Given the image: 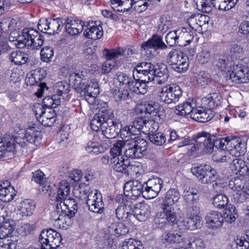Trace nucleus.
<instances>
[{
  "label": "nucleus",
  "mask_w": 249,
  "mask_h": 249,
  "mask_svg": "<svg viewBox=\"0 0 249 249\" xmlns=\"http://www.w3.org/2000/svg\"><path fill=\"white\" fill-rule=\"evenodd\" d=\"M116 76L120 85H125L128 88L131 89L132 85L134 84V82L128 76L122 72H118L116 73Z\"/></svg>",
  "instance_id": "nucleus-57"
},
{
  "label": "nucleus",
  "mask_w": 249,
  "mask_h": 249,
  "mask_svg": "<svg viewBox=\"0 0 249 249\" xmlns=\"http://www.w3.org/2000/svg\"><path fill=\"white\" fill-rule=\"evenodd\" d=\"M84 36L88 38L96 40L103 36L102 27L100 26H91L84 32Z\"/></svg>",
  "instance_id": "nucleus-35"
},
{
  "label": "nucleus",
  "mask_w": 249,
  "mask_h": 249,
  "mask_svg": "<svg viewBox=\"0 0 249 249\" xmlns=\"http://www.w3.org/2000/svg\"><path fill=\"white\" fill-rule=\"evenodd\" d=\"M246 185V181L243 178H235L229 182V187L233 191L243 190Z\"/></svg>",
  "instance_id": "nucleus-56"
},
{
  "label": "nucleus",
  "mask_w": 249,
  "mask_h": 249,
  "mask_svg": "<svg viewBox=\"0 0 249 249\" xmlns=\"http://www.w3.org/2000/svg\"><path fill=\"white\" fill-rule=\"evenodd\" d=\"M85 148L88 153L96 155L104 151L103 147L93 140L88 142Z\"/></svg>",
  "instance_id": "nucleus-49"
},
{
  "label": "nucleus",
  "mask_w": 249,
  "mask_h": 249,
  "mask_svg": "<svg viewBox=\"0 0 249 249\" xmlns=\"http://www.w3.org/2000/svg\"><path fill=\"white\" fill-rule=\"evenodd\" d=\"M144 185L137 180L125 183L124 186V195L132 199H135L144 192Z\"/></svg>",
  "instance_id": "nucleus-15"
},
{
  "label": "nucleus",
  "mask_w": 249,
  "mask_h": 249,
  "mask_svg": "<svg viewBox=\"0 0 249 249\" xmlns=\"http://www.w3.org/2000/svg\"><path fill=\"white\" fill-rule=\"evenodd\" d=\"M210 134L206 132H201L197 134L196 136V145L191 146V150L193 151L198 150L199 148L205 145L206 141L210 138Z\"/></svg>",
  "instance_id": "nucleus-40"
},
{
  "label": "nucleus",
  "mask_w": 249,
  "mask_h": 249,
  "mask_svg": "<svg viewBox=\"0 0 249 249\" xmlns=\"http://www.w3.org/2000/svg\"><path fill=\"white\" fill-rule=\"evenodd\" d=\"M53 49L51 47L46 46L41 50V59L43 62H50L51 59L53 56Z\"/></svg>",
  "instance_id": "nucleus-59"
},
{
  "label": "nucleus",
  "mask_w": 249,
  "mask_h": 249,
  "mask_svg": "<svg viewBox=\"0 0 249 249\" xmlns=\"http://www.w3.org/2000/svg\"><path fill=\"white\" fill-rule=\"evenodd\" d=\"M113 117V114L112 111L106 108H103L94 115L93 119L98 122V123L103 124V125H102V130L105 126H107V123L109 119Z\"/></svg>",
  "instance_id": "nucleus-29"
},
{
  "label": "nucleus",
  "mask_w": 249,
  "mask_h": 249,
  "mask_svg": "<svg viewBox=\"0 0 249 249\" xmlns=\"http://www.w3.org/2000/svg\"><path fill=\"white\" fill-rule=\"evenodd\" d=\"M5 140V144H0V160H6L11 159L14 156L13 153V148L14 147H10V141L12 140L11 137L8 136Z\"/></svg>",
  "instance_id": "nucleus-28"
},
{
  "label": "nucleus",
  "mask_w": 249,
  "mask_h": 249,
  "mask_svg": "<svg viewBox=\"0 0 249 249\" xmlns=\"http://www.w3.org/2000/svg\"><path fill=\"white\" fill-rule=\"evenodd\" d=\"M231 169L235 174L239 173L240 175L244 176L247 174L248 167L246 162L240 159L233 160L231 165Z\"/></svg>",
  "instance_id": "nucleus-33"
},
{
  "label": "nucleus",
  "mask_w": 249,
  "mask_h": 249,
  "mask_svg": "<svg viewBox=\"0 0 249 249\" xmlns=\"http://www.w3.org/2000/svg\"><path fill=\"white\" fill-rule=\"evenodd\" d=\"M57 189L55 201L57 213L66 212L68 210L69 214L66 213L64 216H74L77 211L78 206L75 200L68 198L71 191L70 183L66 180H63L59 183Z\"/></svg>",
  "instance_id": "nucleus-1"
},
{
  "label": "nucleus",
  "mask_w": 249,
  "mask_h": 249,
  "mask_svg": "<svg viewBox=\"0 0 249 249\" xmlns=\"http://www.w3.org/2000/svg\"><path fill=\"white\" fill-rule=\"evenodd\" d=\"M142 47L143 50L148 51L151 49H153L155 50L157 49L163 50L167 48V46L163 42L160 36H154L152 38L142 44Z\"/></svg>",
  "instance_id": "nucleus-23"
},
{
  "label": "nucleus",
  "mask_w": 249,
  "mask_h": 249,
  "mask_svg": "<svg viewBox=\"0 0 249 249\" xmlns=\"http://www.w3.org/2000/svg\"><path fill=\"white\" fill-rule=\"evenodd\" d=\"M134 84L132 85V89L133 92L137 94H143L147 91L148 87L146 83L148 82H142L141 80L134 79Z\"/></svg>",
  "instance_id": "nucleus-51"
},
{
  "label": "nucleus",
  "mask_w": 249,
  "mask_h": 249,
  "mask_svg": "<svg viewBox=\"0 0 249 249\" xmlns=\"http://www.w3.org/2000/svg\"><path fill=\"white\" fill-rule=\"evenodd\" d=\"M107 126H105L102 130V133L107 139H113L120 134L122 127L121 122L118 120H113L111 118L108 122Z\"/></svg>",
  "instance_id": "nucleus-19"
},
{
  "label": "nucleus",
  "mask_w": 249,
  "mask_h": 249,
  "mask_svg": "<svg viewBox=\"0 0 249 249\" xmlns=\"http://www.w3.org/2000/svg\"><path fill=\"white\" fill-rule=\"evenodd\" d=\"M215 153L213 155V158L214 161L217 162H224L227 161V154H229L228 151L218 149L215 150Z\"/></svg>",
  "instance_id": "nucleus-61"
},
{
  "label": "nucleus",
  "mask_w": 249,
  "mask_h": 249,
  "mask_svg": "<svg viewBox=\"0 0 249 249\" xmlns=\"http://www.w3.org/2000/svg\"><path fill=\"white\" fill-rule=\"evenodd\" d=\"M25 138L27 142L37 144L40 142L41 132L37 127L35 126H30L25 131Z\"/></svg>",
  "instance_id": "nucleus-26"
},
{
  "label": "nucleus",
  "mask_w": 249,
  "mask_h": 249,
  "mask_svg": "<svg viewBox=\"0 0 249 249\" xmlns=\"http://www.w3.org/2000/svg\"><path fill=\"white\" fill-rule=\"evenodd\" d=\"M228 199L225 195L219 194L213 197V204L214 207L218 208H223L228 203Z\"/></svg>",
  "instance_id": "nucleus-58"
},
{
  "label": "nucleus",
  "mask_w": 249,
  "mask_h": 249,
  "mask_svg": "<svg viewBox=\"0 0 249 249\" xmlns=\"http://www.w3.org/2000/svg\"><path fill=\"white\" fill-rule=\"evenodd\" d=\"M125 140H118L111 148L110 153L111 157H122L123 149L125 147Z\"/></svg>",
  "instance_id": "nucleus-48"
},
{
  "label": "nucleus",
  "mask_w": 249,
  "mask_h": 249,
  "mask_svg": "<svg viewBox=\"0 0 249 249\" xmlns=\"http://www.w3.org/2000/svg\"><path fill=\"white\" fill-rule=\"evenodd\" d=\"M15 226V222L11 219H7L6 221L0 223V239L11 236Z\"/></svg>",
  "instance_id": "nucleus-27"
},
{
  "label": "nucleus",
  "mask_w": 249,
  "mask_h": 249,
  "mask_svg": "<svg viewBox=\"0 0 249 249\" xmlns=\"http://www.w3.org/2000/svg\"><path fill=\"white\" fill-rule=\"evenodd\" d=\"M197 192V191L195 188L189 187L184 190L183 196L188 202L196 201L198 198Z\"/></svg>",
  "instance_id": "nucleus-55"
},
{
  "label": "nucleus",
  "mask_w": 249,
  "mask_h": 249,
  "mask_svg": "<svg viewBox=\"0 0 249 249\" xmlns=\"http://www.w3.org/2000/svg\"><path fill=\"white\" fill-rule=\"evenodd\" d=\"M9 136L12 138V140H10L11 143L10 144V147H14L13 148V153L14 155L15 154V152L16 151V148H18V146L20 147H24L25 146V142L24 140H26L25 137L23 138L20 137L19 136L14 137L13 135H10L9 134H5L4 135V139H7V137Z\"/></svg>",
  "instance_id": "nucleus-52"
},
{
  "label": "nucleus",
  "mask_w": 249,
  "mask_h": 249,
  "mask_svg": "<svg viewBox=\"0 0 249 249\" xmlns=\"http://www.w3.org/2000/svg\"><path fill=\"white\" fill-rule=\"evenodd\" d=\"M162 181L159 178L149 179L143 183V196L146 199H151L157 196L162 187Z\"/></svg>",
  "instance_id": "nucleus-14"
},
{
  "label": "nucleus",
  "mask_w": 249,
  "mask_h": 249,
  "mask_svg": "<svg viewBox=\"0 0 249 249\" xmlns=\"http://www.w3.org/2000/svg\"><path fill=\"white\" fill-rule=\"evenodd\" d=\"M18 239L16 237H11L6 240L2 245L1 249H16L17 246Z\"/></svg>",
  "instance_id": "nucleus-64"
},
{
  "label": "nucleus",
  "mask_w": 249,
  "mask_h": 249,
  "mask_svg": "<svg viewBox=\"0 0 249 249\" xmlns=\"http://www.w3.org/2000/svg\"><path fill=\"white\" fill-rule=\"evenodd\" d=\"M35 208V205L34 202L27 200L24 202L17 214L23 217L30 216L33 214Z\"/></svg>",
  "instance_id": "nucleus-42"
},
{
  "label": "nucleus",
  "mask_w": 249,
  "mask_h": 249,
  "mask_svg": "<svg viewBox=\"0 0 249 249\" xmlns=\"http://www.w3.org/2000/svg\"><path fill=\"white\" fill-rule=\"evenodd\" d=\"M221 98V96L217 95L216 93H213L212 96L203 98L202 102V104L205 106V108L211 109L220 105Z\"/></svg>",
  "instance_id": "nucleus-34"
},
{
  "label": "nucleus",
  "mask_w": 249,
  "mask_h": 249,
  "mask_svg": "<svg viewBox=\"0 0 249 249\" xmlns=\"http://www.w3.org/2000/svg\"><path fill=\"white\" fill-rule=\"evenodd\" d=\"M161 108L158 103L149 101L145 103L144 105L139 104L136 108V111L141 114L149 115L157 121H160L164 118L163 112L160 110Z\"/></svg>",
  "instance_id": "nucleus-10"
},
{
  "label": "nucleus",
  "mask_w": 249,
  "mask_h": 249,
  "mask_svg": "<svg viewBox=\"0 0 249 249\" xmlns=\"http://www.w3.org/2000/svg\"><path fill=\"white\" fill-rule=\"evenodd\" d=\"M187 247L190 249H205L206 244L203 239L196 238L192 242L189 243Z\"/></svg>",
  "instance_id": "nucleus-63"
},
{
  "label": "nucleus",
  "mask_w": 249,
  "mask_h": 249,
  "mask_svg": "<svg viewBox=\"0 0 249 249\" xmlns=\"http://www.w3.org/2000/svg\"><path fill=\"white\" fill-rule=\"evenodd\" d=\"M22 34L19 40L20 47L28 46L33 50H38L44 44V36L36 30L25 28L22 30Z\"/></svg>",
  "instance_id": "nucleus-3"
},
{
  "label": "nucleus",
  "mask_w": 249,
  "mask_h": 249,
  "mask_svg": "<svg viewBox=\"0 0 249 249\" xmlns=\"http://www.w3.org/2000/svg\"><path fill=\"white\" fill-rule=\"evenodd\" d=\"M228 151L229 154L234 157H239L246 152V145L237 138L231 139L227 142Z\"/></svg>",
  "instance_id": "nucleus-18"
},
{
  "label": "nucleus",
  "mask_w": 249,
  "mask_h": 249,
  "mask_svg": "<svg viewBox=\"0 0 249 249\" xmlns=\"http://www.w3.org/2000/svg\"><path fill=\"white\" fill-rule=\"evenodd\" d=\"M147 148V142L143 139L125 140L124 156L128 158H142Z\"/></svg>",
  "instance_id": "nucleus-5"
},
{
  "label": "nucleus",
  "mask_w": 249,
  "mask_h": 249,
  "mask_svg": "<svg viewBox=\"0 0 249 249\" xmlns=\"http://www.w3.org/2000/svg\"><path fill=\"white\" fill-rule=\"evenodd\" d=\"M148 137L152 143L158 146L163 145L166 141L165 135L161 132H156L153 134H149Z\"/></svg>",
  "instance_id": "nucleus-50"
},
{
  "label": "nucleus",
  "mask_w": 249,
  "mask_h": 249,
  "mask_svg": "<svg viewBox=\"0 0 249 249\" xmlns=\"http://www.w3.org/2000/svg\"><path fill=\"white\" fill-rule=\"evenodd\" d=\"M181 218V216L174 209L173 205L163 203L156 215V218Z\"/></svg>",
  "instance_id": "nucleus-24"
},
{
  "label": "nucleus",
  "mask_w": 249,
  "mask_h": 249,
  "mask_svg": "<svg viewBox=\"0 0 249 249\" xmlns=\"http://www.w3.org/2000/svg\"><path fill=\"white\" fill-rule=\"evenodd\" d=\"M61 241V234L52 229L43 230L39 237L41 249H55L59 246Z\"/></svg>",
  "instance_id": "nucleus-8"
},
{
  "label": "nucleus",
  "mask_w": 249,
  "mask_h": 249,
  "mask_svg": "<svg viewBox=\"0 0 249 249\" xmlns=\"http://www.w3.org/2000/svg\"><path fill=\"white\" fill-rule=\"evenodd\" d=\"M196 107V103L193 100L189 99L183 104L175 107L174 113L182 116L190 114L192 119L201 123L208 122L213 117L212 109H207L203 107Z\"/></svg>",
  "instance_id": "nucleus-2"
},
{
  "label": "nucleus",
  "mask_w": 249,
  "mask_h": 249,
  "mask_svg": "<svg viewBox=\"0 0 249 249\" xmlns=\"http://www.w3.org/2000/svg\"><path fill=\"white\" fill-rule=\"evenodd\" d=\"M171 23L169 17L165 16L161 17L159 22L158 31L162 33L166 32L170 29Z\"/></svg>",
  "instance_id": "nucleus-54"
},
{
  "label": "nucleus",
  "mask_w": 249,
  "mask_h": 249,
  "mask_svg": "<svg viewBox=\"0 0 249 249\" xmlns=\"http://www.w3.org/2000/svg\"><path fill=\"white\" fill-rule=\"evenodd\" d=\"M212 4L215 9L222 11H228L235 6V2H230L226 0H211Z\"/></svg>",
  "instance_id": "nucleus-44"
},
{
  "label": "nucleus",
  "mask_w": 249,
  "mask_h": 249,
  "mask_svg": "<svg viewBox=\"0 0 249 249\" xmlns=\"http://www.w3.org/2000/svg\"><path fill=\"white\" fill-rule=\"evenodd\" d=\"M159 123L158 121L154 119V118L149 119H148V122H147V125L146 127V131H148L149 134H153L157 132L159 128Z\"/></svg>",
  "instance_id": "nucleus-62"
},
{
  "label": "nucleus",
  "mask_w": 249,
  "mask_h": 249,
  "mask_svg": "<svg viewBox=\"0 0 249 249\" xmlns=\"http://www.w3.org/2000/svg\"><path fill=\"white\" fill-rule=\"evenodd\" d=\"M195 31H189L184 27H181L178 29V45L181 46H185L189 45L193 40L194 37Z\"/></svg>",
  "instance_id": "nucleus-20"
},
{
  "label": "nucleus",
  "mask_w": 249,
  "mask_h": 249,
  "mask_svg": "<svg viewBox=\"0 0 249 249\" xmlns=\"http://www.w3.org/2000/svg\"><path fill=\"white\" fill-rule=\"evenodd\" d=\"M56 115L54 110H48L42 118H39V122L45 126H51L56 121Z\"/></svg>",
  "instance_id": "nucleus-38"
},
{
  "label": "nucleus",
  "mask_w": 249,
  "mask_h": 249,
  "mask_svg": "<svg viewBox=\"0 0 249 249\" xmlns=\"http://www.w3.org/2000/svg\"><path fill=\"white\" fill-rule=\"evenodd\" d=\"M191 172L199 181L203 184H211L218 177L216 171L210 165L194 164L192 167Z\"/></svg>",
  "instance_id": "nucleus-6"
},
{
  "label": "nucleus",
  "mask_w": 249,
  "mask_h": 249,
  "mask_svg": "<svg viewBox=\"0 0 249 249\" xmlns=\"http://www.w3.org/2000/svg\"><path fill=\"white\" fill-rule=\"evenodd\" d=\"M109 228L113 230L115 234L119 235H125L129 231L128 228L123 223L113 224Z\"/></svg>",
  "instance_id": "nucleus-60"
},
{
  "label": "nucleus",
  "mask_w": 249,
  "mask_h": 249,
  "mask_svg": "<svg viewBox=\"0 0 249 249\" xmlns=\"http://www.w3.org/2000/svg\"><path fill=\"white\" fill-rule=\"evenodd\" d=\"M108 230H101L98 231L95 237V241L96 242L97 247L98 249H102L106 247V243L108 237H109V232Z\"/></svg>",
  "instance_id": "nucleus-37"
},
{
  "label": "nucleus",
  "mask_w": 249,
  "mask_h": 249,
  "mask_svg": "<svg viewBox=\"0 0 249 249\" xmlns=\"http://www.w3.org/2000/svg\"><path fill=\"white\" fill-rule=\"evenodd\" d=\"M64 22L61 19L49 18L48 34L54 35L59 33L62 28Z\"/></svg>",
  "instance_id": "nucleus-39"
},
{
  "label": "nucleus",
  "mask_w": 249,
  "mask_h": 249,
  "mask_svg": "<svg viewBox=\"0 0 249 249\" xmlns=\"http://www.w3.org/2000/svg\"><path fill=\"white\" fill-rule=\"evenodd\" d=\"M119 249H143V247L140 241L129 238L122 242Z\"/></svg>",
  "instance_id": "nucleus-41"
},
{
  "label": "nucleus",
  "mask_w": 249,
  "mask_h": 249,
  "mask_svg": "<svg viewBox=\"0 0 249 249\" xmlns=\"http://www.w3.org/2000/svg\"><path fill=\"white\" fill-rule=\"evenodd\" d=\"M156 65L149 62L139 63L133 71L134 79L150 82L154 80V73Z\"/></svg>",
  "instance_id": "nucleus-9"
},
{
  "label": "nucleus",
  "mask_w": 249,
  "mask_h": 249,
  "mask_svg": "<svg viewBox=\"0 0 249 249\" xmlns=\"http://www.w3.org/2000/svg\"><path fill=\"white\" fill-rule=\"evenodd\" d=\"M63 100V98L59 97L58 95H53L52 97L47 96L43 100V106L47 107L48 110H53L59 106Z\"/></svg>",
  "instance_id": "nucleus-32"
},
{
  "label": "nucleus",
  "mask_w": 249,
  "mask_h": 249,
  "mask_svg": "<svg viewBox=\"0 0 249 249\" xmlns=\"http://www.w3.org/2000/svg\"><path fill=\"white\" fill-rule=\"evenodd\" d=\"M10 60L16 65H22L28 62V54L19 50L13 51L10 55Z\"/></svg>",
  "instance_id": "nucleus-31"
},
{
  "label": "nucleus",
  "mask_w": 249,
  "mask_h": 249,
  "mask_svg": "<svg viewBox=\"0 0 249 249\" xmlns=\"http://www.w3.org/2000/svg\"><path fill=\"white\" fill-rule=\"evenodd\" d=\"M124 51L123 48L109 50L104 49L103 56L107 59L106 61L103 64L102 70L104 73H108L115 71L117 66L111 63V60L118 58L124 54Z\"/></svg>",
  "instance_id": "nucleus-12"
},
{
  "label": "nucleus",
  "mask_w": 249,
  "mask_h": 249,
  "mask_svg": "<svg viewBox=\"0 0 249 249\" xmlns=\"http://www.w3.org/2000/svg\"><path fill=\"white\" fill-rule=\"evenodd\" d=\"M149 207L148 206L142 207L141 208L134 207L132 210L129 211L130 217L132 215L136 218L139 217H145L147 218L149 216V212H148Z\"/></svg>",
  "instance_id": "nucleus-53"
},
{
  "label": "nucleus",
  "mask_w": 249,
  "mask_h": 249,
  "mask_svg": "<svg viewBox=\"0 0 249 249\" xmlns=\"http://www.w3.org/2000/svg\"><path fill=\"white\" fill-rule=\"evenodd\" d=\"M230 57L228 54L220 55L218 59L214 61V65L220 70L223 71L226 70L231 62Z\"/></svg>",
  "instance_id": "nucleus-47"
},
{
  "label": "nucleus",
  "mask_w": 249,
  "mask_h": 249,
  "mask_svg": "<svg viewBox=\"0 0 249 249\" xmlns=\"http://www.w3.org/2000/svg\"><path fill=\"white\" fill-rule=\"evenodd\" d=\"M79 88L81 89L80 94L84 96L89 104L94 102L95 97L99 93V85L95 81L89 82L86 79H83L82 82L79 84Z\"/></svg>",
  "instance_id": "nucleus-11"
},
{
  "label": "nucleus",
  "mask_w": 249,
  "mask_h": 249,
  "mask_svg": "<svg viewBox=\"0 0 249 249\" xmlns=\"http://www.w3.org/2000/svg\"><path fill=\"white\" fill-rule=\"evenodd\" d=\"M167 62L171 68L178 73L186 71L189 63L188 57L182 52L173 50L167 55Z\"/></svg>",
  "instance_id": "nucleus-7"
},
{
  "label": "nucleus",
  "mask_w": 249,
  "mask_h": 249,
  "mask_svg": "<svg viewBox=\"0 0 249 249\" xmlns=\"http://www.w3.org/2000/svg\"><path fill=\"white\" fill-rule=\"evenodd\" d=\"M86 201L90 211L98 213H103L104 204L102 195L97 190L94 189L89 193Z\"/></svg>",
  "instance_id": "nucleus-13"
},
{
  "label": "nucleus",
  "mask_w": 249,
  "mask_h": 249,
  "mask_svg": "<svg viewBox=\"0 0 249 249\" xmlns=\"http://www.w3.org/2000/svg\"><path fill=\"white\" fill-rule=\"evenodd\" d=\"M163 243H179L181 240V232L174 231L165 232L161 236Z\"/></svg>",
  "instance_id": "nucleus-36"
},
{
  "label": "nucleus",
  "mask_w": 249,
  "mask_h": 249,
  "mask_svg": "<svg viewBox=\"0 0 249 249\" xmlns=\"http://www.w3.org/2000/svg\"><path fill=\"white\" fill-rule=\"evenodd\" d=\"M8 181L0 185V200L4 202H9L13 200L16 195L17 192L13 186L9 185Z\"/></svg>",
  "instance_id": "nucleus-22"
},
{
  "label": "nucleus",
  "mask_w": 249,
  "mask_h": 249,
  "mask_svg": "<svg viewBox=\"0 0 249 249\" xmlns=\"http://www.w3.org/2000/svg\"><path fill=\"white\" fill-rule=\"evenodd\" d=\"M111 166L114 171L128 175L129 169L131 167L127 160L123 159L122 157H111Z\"/></svg>",
  "instance_id": "nucleus-21"
},
{
  "label": "nucleus",
  "mask_w": 249,
  "mask_h": 249,
  "mask_svg": "<svg viewBox=\"0 0 249 249\" xmlns=\"http://www.w3.org/2000/svg\"><path fill=\"white\" fill-rule=\"evenodd\" d=\"M182 89L176 84L164 86L160 89L158 93L160 101L170 105L178 103L182 95Z\"/></svg>",
  "instance_id": "nucleus-4"
},
{
  "label": "nucleus",
  "mask_w": 249,
  "mask_h": 249,
  "mask_svg": "<svg viewBox=\"0 0 249 249\" xmlns=\"http://www.w3.org/2000/svg\"><path fill=\"white\" fill-rule=\"evenodd\" d=\"M206 17L200 14L192 15L187 19L189 26L194 31L197 30L205 23Z\"/></svg>",
  "instance_id": "nucleus-30"
},
{
  "label": "nucleus",
  "mask_w": 249,
  "mask_h": 249,
  "mask_svg": "<svg viewBox=\"0 0 249 249\" xmlns=\"http://www.w3.org/2000/svg\"><path fill=\"white\" fill-rule=\"evenodd\" d=\"M63 24L65 25V30L71 36H76L80 34L83 30L84 22L81 19L66 18L64 19Z\"/></svg>",
  "instance_id": "nucleus-17"
},
{
  "label": "nucleus",
  "mask_w": 249,
  "mask_h": 249,
  "mask_svg": "<svg viewBox=\"0 0 249 249\" xmlns=\"http://www.w3.org/2000/svg\"><path fill=\"white\" fill-rule=\"evenodd\" d=\"M180 198V194L175 189L169 190L166 193L165 201L163 203L173 205Z\"/></svg>",
  "instance_id": "nucleus-46"
},
{
  "label": "nucleus",
  "mask_w": 249,
  "mask_h": 249,
  "mask_svg": "<svg viewBox=\"0 0 249 249\" xmlns=\"http://www.w3.org/2000/svg\"><path fill=\"white\" fill-rule=\"evenodd\" d=\"M155 72L154 73V79L158 84L164 83L167 81L169 74L167 66L164 64L156 65Z\"/></svg>",
  "instance_id": "nucleus-25"
},
{
  "label": "nucleus",
  "mask_w": 249,
  "mask_h": 249,
  "mask_svg": "<svg viewBox=\"0 0 249 249\" xmlns=\"http://www.w3.org/2000/svg\"><path fill=\"white\" fill-rule=\"evenodd\" d=\"M89 190L88 186L80 184L78 187L74 189L73 193L76 198L79 200H83L87 198V195L90 192Z\"/></svg>",
  "instance_id": "nucleus-45"
},
{
  "label": "nucleus",
  "mask_w": 249,
  "mask_h": 249,
  "mask_svg": "<svg viewBox=\"0 0 249 249\" xmlns=\"http://www.w3.org/2000/svg\"><path fill=\"white\" fill-rule=\"evenodd\" d=\"M111 92L117 103H120L128 98L129 92L127 89H120L116 87L111 89Z\"/></svg>",
  "instance_id": "nucleus-43"
},
{
  "label": "nucleus",
  "mask_w": 249,
  "mask_h": 249,
  "mask_svg": "<svg viewBox=\"0 0 249 249\" xmlns=\"http://www.w3.org/2000/svg\"><path fill=\"white\" fill-rule=\"evenodd\" d=\"M247 68L240 65H236L233 67L231 72L228 71L226 73L227 80H231L232 82L236 83H245L248 78L245 77Z\"/></svg>",
  "instance_id": "nucleus-16"
}]
</instances>
